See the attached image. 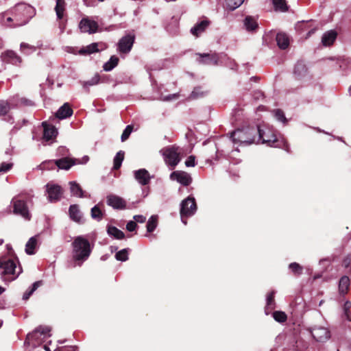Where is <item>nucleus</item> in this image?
<instances>
[{
    "label": "nucleus",
    "instance_id": "1",
    "mask_svg": "<svg viewBox=\"0 0 351 351\" xmlns=\"http://www.w3.org/2000/svg\"><path fill=\"white\" fill-rule=\"evenodd\" d=\"M22 273V268L17 260L7 257L0 258V276L5 282L16 280Z\"/></svg>",
    "mask_w": 351,
    "mask_h": 351
},
{
    "label": "nucleus",
    "instance_id": "2",
    "mask_svg": "<svg viewBox=\"0 0 351 351\" xmlns=\"http://www.w3.org/2000/svg\"><path fill=\"white\" fill-rule=\"evenodd\" d=\"M35 14L34 8L26 3H21L16 5L12 10V17H8V21H16L14 26H21L27 23Z\"/></svg>",
    "mask_w": 351,
    "mask_h": 351
},
{
    "label": "nucleus",
    "instance_id": "3",
    "mask_svg": "<svg viewBox=\"0 0 351 351\" xmlns=\"http://www.w3.org/2000/svg\"><path fill=\"white\" fill-rule=\"evenodd\" d=\"M73 258L75 261H80L79 265L90 256L91 247L89 241L84 237L75 238L73 243Z\"/></svg>",
    "mask_w": 351,
    "mask_h": 351
},
{
    "label": "nucleus",
    "instance_id": "4",
    "mask_svg": "<svg viewBox=\"0 0 351 351\" xmlns=\"http://www.w3.org/2000/svg\"><path fill=\"white\" fill-rule=\"evenodd\" d=\"M256 130L254 128H246L238 129L232 133V138L234 143L250 145L256 142L255 135Z\"/></svg>",
    "mask_w": 351,
    "mask_h": 351
},
{
    "label": "nucleus",
    "instance_id": "5",
    "mask_svg": "<svg viewBox=\"0 0 351 351\" xmlns=\"http://www.w3.org/2000/svg\"><path fill=\"white\" fill-rule=\"evenodd\" d=\"M256 132L258 133L257 143H259L261 141L262 143H267L270 147H281L283 146L288 151L284 140L280 141L277 139L276 135L271 131L269 130L264 131L258 128Z\"/></svg>",
    "mask_w": 351,
    "mask_h": 351
},
{
    "label": "nucleus",
    "instance_id": "6",
    "mask_svg": "<svg viewBox=\"0 0 351 351\" xmlns=\"http://www.w3.org/2000/svg\"><path fill=\"white\" fill-rule=\"evenodd\" d=\"M160 152L163 156L165 164L171 169H174L181 160L178 148L174 146L164 147Z\"/></svg>",
    "mask_w": 351,
    "mask_h": 351
},
{
    "label": "nucleus",
    "instance_id": "7",
    "mask_svg": "<svg viewBox=\"0 0 351 351\" xmlns=\"http://www.w3.org/2000/svg\"><path fill=\"white\" fill-rule=\"evenodd\" d=\"M50 331L51 328L49 326H40L34 332L27 335L25 343L28 345L32 344L33 346H35L36 343L34 341H36V343L39 344L40 341H44L46 338L51 336Z\"/></svg>",
    "mask_w": 351,
    "mask_h": 351
},
{
    "label": "nucleus",
    "instance_id": "8",
    "mask_svg": "<svg viewBox=\"0 0 351 351\" xmlns=\"http://www.w3.org/2000/svg\"><path fill=\"white\" fill-rule=\"evenodd\" d=\"M25 199H27V197L20 195L12 199V204L13 205L14 213L21 215L26 220H29L31 219V214L28 210Z\"/></svg>",
    "mask_w": 351,
    "mask_h": 351
},
{
    "label": "nucleus",
    "instance_id": "9",
    "mask_svg": "<svg viewBox=\"0 0 351 351\" xmlns=\"http://www.w3.org/2000/svg\"><path fill=\"white\" fill-rule=\"evenodd\" d=\"M197 210V205L194 197H188L180 204V216L182 221L186 224L185 217H189L195 214Z\"/></svg>",
    "mask_w": 351,
    "mask_h": 351
},
{
    "label": "nucleus",
    "instance_id": "10",
    "mask_svg": "<svg viewBox=\"0 0 351 351\" xmlns=\"http://www.w3.org/2000/svg\"><path fill=\"white\" fill-rule=\"evenodd\" d=\"M134 36L132 34L123 36L118 43V51L122 53H129L134 43Z\"/></svg>",
    "mask_w": 351,
    "mask_h": 351
},
{
    "label": "nucleus",
    "instance_id": "11",
    "mask_svg": "<svg viewBox=\"0 0 351 351\" xmlns=\"http://www.w3.org/2000/svg\"><path fill=\"white\" fill-rule=\"evenodd\" d=\"M170 179L171 180H176L184 186H188L192 182L190 174L182 171H173L170 175Z\"/></svg>",
    "mask_w": 351,
    "mask_h": 351
},
{
    "label": "nucleus",
    "instance_id": "12",
    "mask_svg": "<svg viewBox=\"0 0 351 351\" xmlns=\"http://www.w3.org/2000/svg\"><path fill=\"white\" fill-rule=\"evenodd\" d=\"M47 192L48 193V199L51 202H57L60 199L62 190L61 187L56 184H47Z\"/></svg>",
    "mask_w": 351,
    "mask_h": 351
},
{
    "label": "nucleus",
    "instance_id": "13",
    "mask_svg": "<svg viewBox=\"0 0 351 351\" xmlns=\"http://www.w3.org/2000/svg\"><path fill=\"white\" fill-rule=\"evenodd\" d=\"M82 32L93 34L97 32L98 25L97 22L89 19H82L79 24Z\"/></svg>",
    "mask_w": 351,
    "mask_h": 351
},
{
    "label": "nucleus",
    "instance_id": "14",
    "mask_svg": "<svg viewBox=\"0 0 351 351\" xmlns=\"http://www.w3.org/2000/svg\"><path fill=\"white\" fill-rule=\"evenodd\" d=\"M199 62L204 64L216 65L219 60V55L217 53H199Z\"/></svg>",
    "mask_w": 351,
    "mask_h": 351
},
{
    "label": "nucleus",
    "instance_id": "15",
    "mask_svg": "<svg viewBox=\"0 0 351 351\" xmlns=\"http://www.w3.org/2000/svg\"><path fill=\"white\" fill-rule=\"evenodd\" d=\"M99 47L101 49L106 48V45L102 43H93L86 47L81 48L79 51L80 55H90L99 51Z\"/></svg>",
    "mask_w": 351,
    "mask_h": 351
},
{
    "label": "nucleus",
    "instance_id": "16",
    "mask_svg": "<svg viewBox=\"0 0 351 351\" xmlns=\"http://www.w3.org/2000/svg\"><path fill=\"white\" fill-rule=\"evenodd\" d=\"M107 204L116 209H123L126 206L125 201L121 197L115 195L107 196Z\"/></svg>",
    "mask_w": 351,
    "mask_h": 351
},
{
    "label": "nucleus",
    "instance_id": "17",
    "mask_svg": "<svg viewBox=\"0 0 351 351\" xmlns=\"http://www.w3.org/2000/svg\"><path fill=\"white\" fill-rule=\"evenodd\" d=\"M311 334L317 341H324L330 337L328 330L324 327L314 328L311 331Z\"/></svg>",
    "mask_w": 351,
    "mask_h": 351
},
{
    "label": "nucleus",
    "instance_id": "18",
    "mask_svg": "<svg viewBox=\"0 0 351 351\" xmlns=\"http://www.w3.org/2000/svg\"><path fill=\"white\" fill-rule=\"evenodd\" d=\"M43 126L44 128L43 139L45 141H49L56 137L58 130L53 125L44 122L43 123Z\"/></svg>",
    "mask_w": 351,
    "mask_h": 351
},
{
    "label": "nucleus",
    "instance_id": "19",
    "mask_svg": "<svg viewBox=\"0 0 351 351\" xmlns=\"http://www.w3.org/2000/svg\"><path fill=\"white\" fill-rule=\"evenodd\" d=\"M135 179L141 185H147L149 184L151 176L149 172L145 169H141L134 172Z\"/></svg>",
    "mask_w": 351,
    "mask_h": 351
},
{
    "label": "nucleus",
    "instance_id": "20",
    "mask_svg": "<svg viewBox=\"0 0 351 351\" xmlns=\"http://www.w3.org/2000/svg\"><path fill=\"white\" fill-rule=\"evenodd\" d=\"M209 25L210 21L208 20H202L191 29V33L197 37L206 29Z\"/></svg>",
    "mask_w": 351,
    "mask_h": 351
},
{
    "label": "nucleus",
    "instance_id": "21",
    "mask_svg": "<svg viewBox=\"0 0 351 351\" xmlns=\"http://www.w3.org/2000/svg\"><path fill=\"white\" fill-rule=\"evenodd\" d=\"M337 34L334 30H330L324 33L322 38V43L324 46L332 45L337 38Z\"/></svg>",
    "mask_w": 351,
    "mask_h": 351
},
{
    "label": "nucleus",
    "instance_id": "22",
    "mask_svg": "<svg viewBox=\"0 0 351 351\" xmlns=\"http://www.w3.org/2000/svg\"><path fill=\"white\" fill-rule=\"evenodd\" d=\"M55 164L60 169L68 170L75 164V162L73 159L63 158L55 160Z\"/></svg>",
    "mask_w": 351,
    "mask_h": 351
},
{
    "label": "nucleus",
    "instance_id": "23",
    "mask_svg": "<svg viewBox=\"0 0 351 351\" xmlns=\"http://www.w3.org/2000/svg\"><path fill=\"white\" fill-rule=\"evenodd\" d=\"M72 114L73 110L71 108L69 105L66 103L57 111L56 117L60 119H63L71 117Z\"/></svg>",
    "mask_w": 351,
    "mask_h": 351
},
{
    "label": "nucleus",
    "instance_id": "24",
    "mask_svg": "<svg viewBox=\"0 0 351 351\" xmlns=\"http://www.w3.org/2000/svg\"><path fill=\"white\" fill-rule=\"evenodd\" d=\"M69 215L71 219L76 222H80L82 219V214L77 205L70 206Z\"/></svg>",
    "mask_w": 351,
    "mask_h": 351
},
{
    "label": "nucleus",
    "instance_id": "25",
    "mask_svg": "<svg viewBox=\"0 0 351 351\" xmlns=\"http://www.w3.org/2000/svg\"><path fill=\"white\" fill-rule=\"evenodd\" d=\"M276 42L278 46L282 49L288 47L289 45V39L287 34L285 33H278L276 35Z\"/></svg>",
    "mask_w": 351,
    "mask_h": 351
},
{
    "label": "nucleus",
    "instance_id": "26",
    "mask_svg": "<svg viewBox=\"0 0 351 351\" xmlns=\"http://www.w3.org/2000/svg\"><path fill=\"white\" fill-rule=\"evenodd\" d=\"M2 57L5 61L10 62L12 64L21 62V58L12 51H7L3 53Z\"/></svg>",
    "mask_w": 351,
    "mask_h": 351
},
{
    "label": "nucleus",
    "instance_id": "27",
    "mask_svg": "<svg viewBox=\"0 0 351 351\" xmlns=\"http://www.w3.org/2000/svg\"><path fill=\"white\" fill-rule=\"evenodd\" d=\"M65 5L66 3L64 0H56L55 11L58 19H62L63 18L64 12L65 11Z\"/></svg>",
    "mask_w": 351,
    "mask_h": 351
},
{
    "label": "nucleus",
    "instance_id": "28",
    "mask_svg": "<svg viewBox=\"0 0 351 351\" xmlns=\"http://www.w3.org/2000/svg\"><path fill=\"white\" fill-rule=\"evenodd\" d=\"M69 185H70L71 193L73 195L79 197H84V195H83L84 192H83L82 189H81L80 186L77 182H73V181L70 182Z\"/></svg>",
    "mask_w": 351,
    "mask_h": 351
},
{
    "label": "nucleus",
    "instance_id": "29",
    "mask_svg": "<svg viewBox=\"0 0 351 351\" xmlns=\"http://www.w3.org/2000/svg\"><path fill=\"white\" fill-rule=\"evenodd\" d=\"M108 234L117 239H123L125 237L124 233L114 226H108Z\"/></svg>",
    "mask_w": 351,
    "mask_h": 351
},
{
    "label": "nucleus",
    "instance_id": "30",
    "mask_svg": "<svg viewBox=\"0 0 351 351\" xmlns=\"http://www.w3.org/2000/svg\"><path fill=\"white\" fill-rule=\"evenodd\" d=\"M36 245L37 240L36 237H31L25 245V252L29 255L35 254Z\"/></svg>",
    "mask_w": 351,
    "mask_h": 351
},
{
    "label": "nucleus",
    "instance_id": "31",
    "mask_svg": "<svg viewBox=\"0 0 351 351\" xmlns=\"http://www.w3.org/2000/svg\"><path fill=\"white\" fill-rule=\"evenodd\" d=\"M350 285V279L348 276H343L341 278L339 284V291L342 294L347 293Z\"/></svg>",
    "mask_w": 351,
    "mask_h": 351
},
{
    "label": "nucleus",
    "instance_id": "32",
    "mask_svg": "<svg viewBox=\"0 0 351 351\" xmlns=\"http://www.w3.org/2000/svg\"><path fill=\"white\" fill-rule=\"evenodd\" d=\"M244 25L248 31H253L258 27L256 20L251 16H247L245 19Z\"/></svg>",
    "mask_w": 351,
    "mask_h": 351
},
{
    "label": "nucleus",
    "instance_id": "33",
    "mask_svg": "<svg viewBox=\"0 0 351 351\" xmlns=\"http://www.w3.org/2000/svg\"><path fill=\"white\" fill-rule=\"evenodd\" d=\"M119 58L114 56H112L110 60L104 64V69L106 71L112 70L118 64Z\"/></svg>",
    "mask_w": 351,
    "mask_h": 351
},
{
    "label": "nucleus",
    "instance_id": "34",
    "mask_svg": "<svg viewBox=\"0 0 351 351\" xmlns=\"http://www.w3.org/2000/svg\"><path fill=\"white\" fill-rule=\"evenodd\" d=\"M273 4L276 10L286 12L288 6L285 0H273Z\"/></svg>",
    "mask_w": 351,
    "mask_h": 351
},
{
    "label": "nucleus",
    "instance_id": "35",
    "mask_svg": "<svg viewBox=\"0 0 351 351\" xmlns=\"http://www.w3.org/2000/svg\"><path fill=\"white\" fill-rule=\"evenodd\" d=\"M158 224V217L156 215H152L148 220L147 223V232H153Z\"/></svg>",
    "mask_w": 351,
    "mask_h": 351
},
{
    "label": "nucleus",
    "instance_id": "36",
    "mask_svg": "<svg viewBox=\"0 0 351 351\" xmlns=\"http://www.w3.org/2000/svg\"><path fill=\"white\" fill-rule=\"evenodd\" d=\"M124 158V152L122 151H119L115 156L114 158V166L113 168L114 169H118L121 166L122 162Z\"/></svg>",
    "mask_w": 351,
    "mask_h": 351
},
{
    "label": "nucleus",
    "instance_id": "37",
    "mask_svg": "<svg viewBox=\"0 0 351 351\" xmlns=\"http://www.w3.org/2000/svg\"><path fill=\"white\" fill-rule=\"evenodd\" d=\"M91 217L97 221L101 220L103 217V213L98 205L95 206L91 209Z\"/></svg>",
    "mask_w": 351,
    "mask_h": 351
},
{
    "label": "nucleus",
    "instance_id": "38",
    "mask_svg": "<svg viewBox=\"0 0 351 351\" xmlns=\"http://www.w3.org/2000/svg\"><path fill=\"white\" fill-rule=\"evenodd\" d=\"M99 75L98 74H95L90 80L83 82L82 86L84 88L88 89L89 86L99 84Z\"/></svg>",
    "mask_w": 351,
    "mask_h": 351
},
{
    "label": "nucleus",
    "instance_id": "39",
    "mask_svg": "<svg viewBox=\"0 0 351 351\" xmlns=\"http://www.w3.org/2000/svg\"><path fill=\"white\" fill-rule=\"evenodd\" d=\"M243 1L244 0H226V5L228 9L234 10L239 7L243 3Z\"/></svg>",
    "mask_w": 351,
    "mask_h": 351
},
{
    "label": "nucleus",
    "instance_id": "40",
    "mask_svg": "<svg viewBox=\"0 0 351 351\" xmlns=\"http://www.w3.org/2000/svg\"><path fill=\"white\" fill-rule=\"evenodd\" d=\"M115 258L118 261H125L128 259V251L127 249H123V250H121L120 251H119L118 252L116 253L115 254Z\"/></svg>",
    "mask_w": 351,
    "mask_h": 351
},
{
    "label": "nucleus",
    "instance_id": "41",
    "mask_svg": "<svg viewBox=\"0 0 351 351\" xmlns=\"http://www.w3.org/2000/svg\"><path fill=\"white\" fill-rule=\"evenodd\" d=\"M55 165V160H48L45 161L42 164H40L39 165V168L41 170H49L53 169Z\"/></svg>",
    "mask_w": 351,
    "mask_h": 351
},
{
    "label": "nucleus",
    "instance_id": "42",
    "mask_svg": "<svg viewBox=\"0 0 351 351\" xmlns=\"http://www.w3.org/2000/svg\"><path fill=\"white\" fill-rule=\"evenodd\" d=\"M274 319L279 322H284L287 319V315L282 311H276L273 314Z\"/></svg>",
    "mask_w": 351,
    "mask_h": 351
},
{
    "label": "nucleus",
    "instance_id": "43",
    "mask_svg": "<svg viewBox=\"0 0 351 351\" xmlns=\"http://www.w3.org/2000/svg\"><path fill=\"white\" fill-rule=\"evenodd\" d=\"M10 105L7 101H0V116L5 114L10 110Z\"/></svg>",
    "mask_w": 351,
    "mask_h": 351
},
{
    "label": "nucleus",
    "instance_id": "44",
    "mask_svg": "<svg viewBox=\"0 0 351 351\" xmlns=\"http://www.w3.org/2000/svg\"><path fill=\"white\" fill-rule=\"evenodd\" d=\"M289 268L295 274H300L302 271V267L296 263H291L289 265Z\"/></svg>",
    "mask_w": 351,
    "mask_h": 351
},
{
    "label": "nucleus",
    "instance_id": "45",
    "mask_svg": "<svg viewBox=\"0 0 351 351\" xmlns=\"http://www.w3.org/2000/svg\"><path fill=\"white\" fill-rule=\"evenodd\" d=\"M132 131V127L131 125H128L122 133L121 141H125L126 139H128V138L130 135Z\"/></svg>",
    "mask_w": 351,
    "mask_h": 351
},
{
    "label": "nucleus",
    "instance_id": "46",
    "mask_svg": "<svg viewBox=\"0 0 351 351\" xmlns=\"http://www.w3.org/2000/svg\"><path fill=\"white\" fill-rule=\"evenodd\" d=\"M274 115L277 120L282 122H285L286 118L285 117L283 112L281 111L280 110H274Z\"/></svg>",
    "mask_w": 351,
    "mask_h": 351
},
{
    "label": "nucleus",
    "instance_id": "47",
    "mask_svg": "<svg viewBox=\"0 0 351 351\" xmlns=\"http://www.w3.org/2000/svg\"><path fill=\"white\" fill-rule=\"evenodd\" d=\"M12 163L3 162L0 165V174L7 172L12 168Z\"/></svg>",
    "mask_w": 351,
    "mask_h": 351
},
{
    "label": "nucleus",
    "instance_id": "48",
    "mask_svg": "<svg viewBox=\"0 0 351 351\" xmlns=\"http://www.w3.org/2000/svg\"><path fill=\"white\" fill-rule=\"evenodd\" d=\"M185 165L188 167L195 166V158L193 156H190L185 161Z\"/></svg>",
    "mask_w": 351,
    "mask_h": 351
},
{
    "label": "nucleus",
    "instance_id": "49",
    "mask_svg": "<svg viewBox=\"0 0 351 351\" xmlns=\"http://www.w3.org/2000/svg\"><path fill=\"white\" fill-rule=\"evenodd\" d=\"M136 226L137 225L135 221H130L126 225V229L130 232H132L136 229Z\"/></svg>",
    "mask_w": 351,
    "mask_h": 351
},
{
    "label": "nucleus",
    "instance_id": "50",
    "mask_svg": "<svg viewBox=\"0 0 351 351\" xmlns=\"http://www.w3.org/2000/svg\"><path fill=\"white\" fill-rule=\"evenodd\" d=\"M134 221L136 223H144L146 220V217L143 215H134Z\"/></svg>",
    "mask_w": 351,
    "mask_h": 351
},
{
    "label": "nucleus",
    "instance_id": "51",
    "mask_svg": "<svg viewBox=\"0 0 351 351\" xmlns=\"http://www.w3.org/2000/svg\"><path fill=\"white\" fill-rule=\"evenodd\" d=\"M274 293L271 292L267 296V305L270 306L274 302Z\"/></svg>",
    "mask_w": 351,
    "mask_h": 351
},
{
    "label": "nucleus",
    "instance_id": "52",
    "mask_svg": "<svg viewBox=\"0 0 351 351\" xmlns=\"http://www.w3.org/2000/svg\"><path fill=\"white\" fill-rule=\"evenodd\" d=\"M33 49L34 50V47H30L29 46V45L26 44V43H21V49L22 51H25L26 49Z\"/></svg>",
    "mask_w": 351,
    "mask_h": 351
},
{
    "label": "nucleus",
    "instance_id": "53",
    "mask_svg": "<svg viewBox=\"0 0 351 351\" xmlns=\"http://www.w3.org/2000/svg\"><path fill=\"white\" fill-rule=\"evenodd\" d=\"M40 285H41V282H40V281L35 282L32 285V287L31 288V290H32L33 292H34V291H35Z\"/></svg>",
    "mask_w": 351,
    "mask_h": 351
},
{
    "label": "nucleus",
    "instance_id": "54",
    "mask_svg": "<svg viewBox=\"0 0 351 351\" xmlns=\"http://www.w3.org/2000/svg\"><path fill=\"white\" fill-rule=\"evenodd\" d=\"M40 285H41V282H40V281L35 282L32 285V287L31 288V290H32L33 292H34V291H35Z\"/></svg>",
    "mask_w": 351,
    "mask_h": 351
},
{
    "label": "nucleus",
    "instance_id": "55",
    "mask_svg": "<svg viewBox=\"0 0 351 351\" xmlns=\"http://www.w3.org/2000/svg\"><path fill=\"white\" fill-rule=\"evenodd\" d=\"M306 25H307L306 23H305L304 22H301V23H298V28L300 29L301 30H306Z\"/></svg>",
    "mask_w": 351,
    "mask_h": 351
},
{
    "label": "nucleus",
    "instance_id": "56",
    "mask_svg": "<svg viewBox=\"0 0 351 351\" xmlns=\"http://www.w3.org/2000/svg\"><path fill=\"white\" fill-rule=\"evenodd\" d=\"M34 292L30 289L29 291H26L24 295H23V299L24 300H27L29 296L33 293Z\"/></svg>",
    "mask_w": 351,
    "mask_h": 351
},
{
    "label": "nucleus",
    "instance_id": "57",
    "mask_svg": "<svg viewBox=\"0 0 351 351\" xmlns=\"http://www.w3.org/2000/svg\"><path fill=\"white\" fill-rule=\"evenodd\" d=\"M316 30H317V27H313L311 29H310L308 31V32L307 33L306 38H309L312 34H313L315 32Z\"/></svg>",
    "mask_w": 351,
    "mask_h": 351
},
{
    "label": "nucleus",
    "instance_id": "58",
    "mask_svg": "<svg viewBox=\"0 0 351 351\" xmlns=\"http://www.w3.org/2000/svg\"><path fill=\"white\" fill-rule=\"evenodd\" d=\"M55 351H75V349L74 347H71L69 348H61V349L56 350Z\"/></svg>",
    "mask_w": 351,
    "mask_h": 351
},
{
    "label": "nucleus",
    "instance_id": "59",
    "mask_svg": "<svg viewBox=\"0 0 351 351\" xmlns=\"http://www.w3.org/2000/svg\"><path fill=\"white\" fill-rule=\"evenodd\" d=\"M176 98H177V95L176 94H173L171 95H169L168 97L165 98V100H171V99H176Z\"/></svg>",
    "mask_w": 351,
    "mask_h": 351
},
{
    "label": "nucleus",
    "instance_id": "60",
    "mask_svg": "<svg viewBox=\"0 0 351 351\" xmlns=\"http://www.w3.org/2000/svg\"><path fill=\"white\" fill-rule=\"evenodd\" d=\"M197 89H195V90L192 92L191 95V97L192 98H196V97L198 96V93H197Z\"/></svg>",
    "mask_w": 351,
    "mask_h": 351
},
{
    "label": "nucleus",
    "instance_id": "61",
    "mask_svg": "<svg viewBox=\"0 0 351 351\" xmlns=\"http://www.w3.org/2000/svg\"><path fill=\"white\" fill-rule=\"evenodd\" d=\"M299 68H301L302 69H304V66L302 64H297L295 68V73H296L298 71V69H299Z\"/></svg>",
    "mask_w": 351,
    "mask_h": 351
},
{
    "label": "nucleus",
    "instance_id": "62",
    "mask_svg": "<svg viewBox=\"0 0 351 351\" xmlns=\"http://www.w3.org/2000/svg\"><path fill=\"white\" fill-rule=\"evenodd\" d=\"M351 306V303L350 302H346V304H345V306H344V308H345V311L346 312L347 311V310Z\"/></svg>",
    "mask_w": 351,
    "mask_h": 351
},
{
    "label": "nucleus",
    "instance_id": "63",
    "mask_svg": "<svg viewBox=\"0 0 351 351\" xmlns=\"http://www.w3.org/2000/svg\"><path fill=\"white\" fill-rule=\"evenodd\" d=\"M4 45L3 41L1 38H0V49L3 48Z\"/></svg>",
    "mask_w": 351,
    "mask_h": 351
},
{
    "label": "nucleus",
    "instance_id": "64",
    "mask_svg": "<svg viewBox=\"0 0 351 351\" xmlns=\"http://www.w3.org/2000/svg\"><path fill=\"white\" fill-rule=\"evenodd\" d=\"M44 349H45L46 351H51V350L49 349V348L47 346H44Z\"/></svg>",
    "mask_w": 351,
    "mask_h": 351
}]
</instances>
